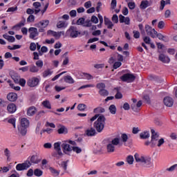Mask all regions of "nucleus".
Wrapping results in <instances>:
<instances>
[{
  "mask_svg": "<svg viewBox=\"0 0 177 177\" xmlns=\"http://www.w3.org/2000/svg\"><path fill=\"white\" fill-rule=\"evenodd\" d=\"M21 86H26V80L24 79H19V83Z\"/></svg>",
  "mask_w": 177,
  "mask_h": 177,
  "instance_id": "nucleus-64",
  "label": "nucleus"
},
{
  "mask_svg": "<svg viewBox=\"0 0 177 177\" xmlns=\"http://www.w3.org/2000/svg\"><path fill=\"white\" fill-rule=\"evenodd\" d=\"M85 135L86 136H95L96 135V129H95L93 127L88 129L85 131Z\"/></svg>",
  "mask_w": 177,
  "mask_h": 177,
  "instance_id": "nucleus-18",
  "label": "nucleus"
},
{
  "mask_svg": "<svg viewBox=\"0 0 177 177\" xmlns=\"http://www.w3.org/2000/svg\"><path fill=\"white\" fill-rule=\"evenodd\" d=\"M94 113H104L106 111V109L102 107H97L94 109Z\"/></svg>",
  "mask_w": 177,
  "mask_h": 177,
  "instance_id": "nucleus-44",
  "label": "nucleus"
},
{
  "mask_svg": "<svg viewBox=\"0 0 177 177\" xmlns=\"http://www.w3.org/2000/svg\"><path fill=\"white\" fill-rule=\"evenodd\" d=\"M106 150L108 153H114L115 151V146L109 142L106 146Z\"/></svg>",
  "mask_w": 177,
  "mask_h": 177,
  "instance_id": "nucleus-25",
  "label": "nucleus"
},
{
  "mask_svg": "<svg viewBox=\"0 0 177 177\" xmlns=\"http://www.w3.org/2000/svg\"><path fill=\"white\" fill-rule=\"evenodd\" d=\"M119 21L120 23H124V24H126L127 26H129V24H131V19H129V17H125L122 15H119Z\"/></svg>",
  "mask_w": 177,
  "mask_h": 177,
  "instance_id": "nucleus-13",
  "label": "nucleus"
},
{
  "mask_svg": "<svg viewBox=\"0 0 177 177\" xmlns=\"http://www.w3.org/2000/svg\"><path fill=\"white\" fill-rule=\"evenodd\" d=\"M106 124V117L103 115H100L97 120L94 122L93 127L95 129L100 133L104 129V125Z\"/></svg>",
  "mask_w": 177,
  "mask_h": 177,
  "instance_id": "nucleus-2",
  "label": "nucleus"
},
{
  "mask_svg": "<svg viewBox=\"0 0 177 177\" xmlns=\"http://www.w3.org/2000/svg\"><path fill=\"white\" fill-rule=\"evenodd\" d=\"M140 139H149L150 138V133L149 131H144L140 134Z\"/></svg>",
  "mask_w": 177,
  "mask_h": 177,
  "instance_id": "nucleus-30",
  "label": "nucleus"
},
{
  "mask_svg": "<svg viewBox=\"0 0 177 177\" xmlns=\"http://www.w3.org/2000/svg\"><path fill=\"white\" fill-rule=\"evenodd\" d=\"M43 174H44V171H42V170L39 169H35L34 170L35 176L40 177V176H42Z\"/></svg>",
  "mask_w": 177,
  "mask_h": 177,
  "instance_id": "nucleus-36",
  "label": "nucleus"
},
{
  "mask_svg": "<svg viewBox=\"0 0 177 177\" xmlns=\"http://www.w3.org/2000/svg\"><path fill=\"white\" fill-rule=\"evenodd\" d=\"M28 32H30L29 38H30V39H35V37L39 35V32L37 28L30 27L28 29Z\"/></svg>",
  "mask_w": 177,
  "mask_h": 177,
  "instance_id": "nucleus-10",
  "label": "nucleus"
},
{
  "mask_svg": "<svg viewBox=\"0 0 177 177\" xmlns=\"http://www.w3.org/2000/svg\"><path fill=\"white\" fill-rule=\"evenodd\" d=\"M145 31L147 35L151 37V38H156V34H157L156 29L149 25H145Z\"/></svg>",
  "mask_w": 177,
  "mask_h": 177,
  "instance_id": "nucleus-8",
  "label": "nucleus"
},
{
  "mask_svg": "<svg viewBox=\"0 0 177 177\" xmlns=\"http://www.w3.org/2000/svg\"><path fill=\"white\" fill-rule=\"evenodd\" d=\"M68 53L66 52L63 55L62 57H64V60L62 62V66L64 67L65 66H67L68 63H70V58L68 56Z\"/></svg>",
  "mask_w": 177,
  "mask_h": 177,
  "instance_id": "nucleus-20",
  "label": "nucleus"
},
{
  "mask_svg": "<svg viewBox=\"0 0 177 177\" xmlns=\"http://www.w3.org/2000/svg\"><path fill=\"white\" fill-rule=\"evenodd\" d=\"M53 74V71H52L50 69H47L43 72V77L44 78H46L48 75H52Z\"/></svg>",
  "mask_w": 177,
  "mask_h": 177,
  "instance_id": "nucleus-37",
  "label": "nucleus"
},
{
  "mask_svg": "<svg viewBox=\"0 0 177 177\" xmlns=\"http://www.w3.org/2000/svg\"><path fill=\"white\" fill-rule=\"evenodd\" d=\"M30 49L32 52H34L37 49V44L35 43H31L30 45Z\"/></svg>",
  "mask_w": 177,
  "mask_h": 177,
  "instance_id": "nucleus-62",
  "label": "nucleus"
},
{
  "mask_svg": "<svg viewBox=\"0 0 177 177\" xmlns=\"http://www.w3.org/2000/svg\"><path fill=\"white\" fill-rule=\"evenodd\" d=\"M121 139L123 143H127L128 142V135L127 133H122L121 135Z\"/></svg>",
  "mask_w": 177,
  "mask_h": 177,
  "instance_id": "nucleus-42",
  "label": "nucleus"
},
{
  "mask_svg": "<svg viewBox=\"0 0 177 177\" xmlns=\"http://www.w3.org/2000/svg\"><path fill=\"white\" fill-rule=\"evenodd\" d=\"M7 110L10 114H13V113H16V110H17V106L16 104L11 103L7 106Z\"/></svg>",
  "mask_w": 177,
  "mask_h": 177,
  "instance_id": "nucleus-14",
  "label": "nucleus"
},
{
  "mask_svg": "<svg viewBox=\"0 0 177 177\" xmlns=\"http://www.w3.org/2000/svg\"><path fill=\"white\" fill-rule=\"evenodd\" d=\"M39 84V79L37 77H33L30 78L27 81V85L30 86V88H35V86H38Z\"/></svg>",
  "mask_w": 177,
  "mask_h": 177,
  "instance_id": "nucleus-7",
  "label": "nucleus"
},
{
  "mask_svg": "<svg viewBox=\"0 0 177 177\" xmlns=\"http://www.w3.org/2000/svg\"><path fill=\"white\" fill-rule=\"evenodd\" d=\"M52 156L56 158V160H60V158L63 157V152H62V151L54 152Z\"/></svg>",
  "mask_w": 177,
  "mask_h": 177,
  "instance_id": "nucleus-28",
  "label": "nucleus"
},
{
  "mask_svg": "<svg viewBox=\"0 0 177 177\" xmlns=\"http://www.w3.org/2000/svg\"><path fill=\"white\" fill-rule=\"evenodd\" d=\"M84 23H85V18L81 17L77 21L76 24L77 26H81V24H84Z\"/></svg>",
  "mask_w": 177,
  "mask_h": 177,
  "instance_id": "nucleus-56",
  "label": "nucleus"
},
{
  "mask_svg": "<svg viewBox=\"0 0 177 177\" xmlns=\"http://www.w3.org/2000/svg\"><path fill=\"white\" fill-rule=\"evenodd\" d=\"M112 21H113V23H115L117 24V23H118V16L117 15H113L111 19Z\"/></svg>",
  "mask_w": 177,
  "mask_h": 177,
  "instance_id": "nucleus-63",
  "label": "nucleus"
},
{
  "mask_svg": "<svg viewBox=\"0 0 177 177\" xmlns=\"http://www.w3.org/2000/svg\"><path fill=\"white\" fill-rule=\"evenodd\" d=\"M134 158L136 162L142 164L146 168H154V163L151 162V158L150 156L136 153Z\"/></svg>",
  "mask_w": 177,
  "mask_h": 177,
  "instance_id": "nucleus-1",
  "label": "nucleus"
},
{
  "mask_svg": "<svg viewBox=\"0 0 177 177\" xmlns=\"http://www.w3.org/2000/svg\"><path fill=\"white\" fill-rule=\"evenodd\" d=\"M157 37V38H158V39H160V41H164V42H167V36H164L162 34L158 33L157 32V34H155V37Z\"/></svg>",
  "mask_w": 177,
  "mask_h": 177,
  "instance_id": "nucleus-31",
  "label": "nucleus"
},
{
  "mask_svg": "<svg viewBox=\"0 0 177 177\" xmlns=\"http://www.w3.org/2000/svg\"><path fill=\"white\" fill-rule=\"evenodd\" d=\"M133 38H136V39H138V38H140V32L138 30H133Z\"/></svg>",
  "mask_w": 177,
  "mask_h": 177,
  "instance_id": "nucleus-52",
  "label": "nucleus"
},
{
  "mask_svg": "<svg viewBox=\"0 0 177 177\" xmlns=\"http://www.w3.org/2000/svg\"><path fill=\"white\" fill-rule=\"evenodd\" d=\"M45 113H46L45 111H39L36 115V120H39V118H41V117H42V115H44V114H45Z\"/></svg>",
  "mask_w": 177,
  "mask_h": 177,
  "instance_id": "nucleus-55",
  "label": "nucleus"
},
{
  "mask_svg": "<svg viewBox=\"0 0 177 177\" xmlns=\"http://www.w3.org/2000/svg\"><path fill=\"white\" fill-rule=\"evenodd\" d=\"M142 104H143V102L142 100H140L137 102L136 105L135 104H131V109L135 113H139L140 111V107L142 106Z\"/></svg>",
  "mask_w": 177,
  "mask_h": 177,
  "instance_id": "nucleus-11",
  "label": "nucleus"
},
{
  "mask_svg": "<svg viewBox=\"0 0 177 177\" xmlns=\"http://www.w3.org/2000/svg\"><path fill=\"white\" fill-rule=\"evenodd\" d=\"M41 104L46 109H48L49 110H50V109H52V106L50 105V102H49V100H45V101L42 102Z\"/></svg>",
  "mask_w": 177,
  "mask_h": 177,
  "instance_id": "nucleus-35",
  "label": "nucleus"
},
{
  "mask_svg": "<svg viewBox=\"0 0 177 177\" xmlns=\"http://www.w3.org/2000/svg\"><path fill=\"white\" fill-rule=\"evenodd\" d=\"M96 88L97 89H100H100H105L106 88V84H104V83H98L96 85Z\"/></svg>",
  "mask_w": 177,
  "mask_h": 177,
  "instance_id": "nucleus-50",
  "label": "nucleus"
},
{
  "mask_svg": "<svg viewBox=\"0 0 177 177\" xmlns=\"http://www.w3.org/2000/svg\"><path fill=\"white\" fill-rule=\"evenodd\" d=\"M136 78V77H135L133 74L126 73L120 77V80L123 81V82H133Z\"/></svg>",
  "mask_w": 177,
  "mask_h": 177,
  "instance_id": "nucleus-6",
  "label": "nucleus"
},
{
  "mask_svg": "<svg viewBox=\"0 0 177 177\" xmlns=\"http://www.w3.org/2000/svg\"><path fill=\"white\" fill-rule=\"evenodd\" d=\"M111 9H115L117 8V0H112L111 3Z\"/></svg>",
  "mask_w": 177,
  "mask_h": 177,
  "instance_id": "nucleus-60",
  "label": "nucleus"
},
{
  "mask_svg": "<svg viewBox=\"0 0 177 177\" xmlns=\"http://www.w3.org/2000/svg\"><path fill=\"white\" fill-rule=\"evenodd\" d=\"M98 93L100 95V96H104V97L109 96V91L104 88L100 89L98 91Z\"/></svg>",
  "mask_w": 177,
  "mask_h": 177,
  "instance_id": "nucleus-32",
  "label": "nucleus"
},
{
  "mask_svg": "<svg viewBox=\"0 0 177 177\" xmlns=\"http://www.w3.org/2000/svg\"><path fill=\"white\" fill-rule=\"evenodd\" d=\"M31 166V162L30 160H26L24 163H19L17 165L16 169L17 171H26V169H28Z\"/></svg>",
  "mask_w": 177,
  "mask_h": 177,
  "instance_id": "nucleus-5",
  "label": "nucleus"
},
{
  "mask_svg": "<svg viewBox=\"0 0 177 177\" xmlns=\"http://www.w3.org/2000/svg\"><path fill=\"white\" fill-rule=\"evenodd\" d=\"M64 82H66V84H74L75 81H74V79L71 75H66L64 78Z\"/></svg>",
  "mask_w": 177,
  "mask_h": 177,
  "instance_id": "nucleus-27",
  "label": "nucleus"
},
{
  "mask_svg": "<svg viewBox=\"0 0 177 177\" xmlns=\"http://www.w3.org/2000/svg\"><path fill=\"white\" fill-rule=\"evenodd\" d=\"M68 164V160H66V161L62 162L59 165L61 168L64 169V170L67 171Z\"/></svg>",
  "mask_w": 177,
  "mask_h": 177,
  "instance_id": "nucleus-40",
  "label": "nucleus"
},
{
  "mask_svg": "<svg viewBox=\"0 0 177 177\" xmlns=\"http://www.w3.org/2000/svg\"><path fill=\"white\" fill-rule=\"evenodd\" d=\"M60 145H62V142H55L54 144V149L56 150V151H62V148H60Z\"/></svg>",
  "mask_w": 177,
  "mask_h": 177,
  "instance_id": "nucleus-41",
  "label": "nucleus"
},
{
  "mask_svg": "<svg viewBox=\"0 0 177 177\" xmlns=\"http://www.w3.org/2000/svg\"><path fill=\"white\" fill-rule=\"evenodd\" d=\"M19 127L28 128V127H30V121L26 118H22L21 120V125Z\"/></svg>",
  "mask_w": 177,
  "mask_h": 177,
  "instance_id": "nucleus-24",
  "label": "nucleus"
},
{
  "mask_svg": "<svg viewBox=\"0 0 177 177\" xmlns=\"http://www.w3.org/2000/svg\"><path fill=\"white\" fill-rule=\"evenodd\" d=\"M151 147H156V145H157V142L160 138V134L156 132L154 129H151Z\"/></svg>",
  "mask_w": 177,
  "mask_h": 177,
  "instance_id": "nucleus-3",
  "label": "nucleus"
},
{
  "mask_svg": "<svg viewBox=\"0 0 177 177\" xmlns=\"http://www.w3.org/2000/svg\"><path fill=\"white\" fill-rule=\"evenodd\" d=\"M3 37L5 39H7V41H8V42H15V41H16V39L15 38V37L13 36H10L8 34H5L3 35Z\"/></svg>",
  "mask_w": 177,
  "mask_h": 177,
  "instance_id": "nucleus-29",
  "label": "nucleus"
},
{
  "mask_svg": "<svg viewBox=\"0 0 177 177\" xmlns=\"http://www.w3.org/2000/svg\"><path fill=\"white\" fill-rule=\"evenodd\" d=\"M12 78L14 81V82H15V84H19V82H20V76L17 74H15L12 75Z\"/></svg>",
  "mask_w": 177,
  "mask_h": 177,
  "instance_id": "nucleus-38",
  "label": "nucleus"
},
{
  "mask_svg": "<svg viewBox=\"0 0 177 177\" xmlns=\"http://www.w3.org/2000/svg\"><path fill=\"white\" fill-rule=\"evenodd\" d=\"M128 7H129V9H131V10H133V9L136 8V4L135 3V2H129Z\"/></svg>",
  "mask_w": 177,
  "mask_h": 177,
  "instance_id": "nucleus-51",
  "label": "nucleus"
},
{
  "mask_svg": "<svg viewBox=\"0 0 177 177\" xmlns=\"http://www.w3.org/2000/svg\"><path fill=\"white\" fill-rule=\"evenodd\" d=\"M61 147L65 154L70 156L71 151H73V146L70 145L68 141H63Z\"/></svg>",
  "mask_w": 177,
  "mask_h": 177,
  "instance_id": "nucleus-4",
  "label": "nucleus"
},
{
  "mask_svg": "<svg viewBox=\"0 0 177 177\" xmlns=\"http://www.w3.org/2000/svg\"><path fill=\"white\" fill-rule=\"evenodd\" d=\"M58 133L62 134V133H67V131H66V127L64 126L61 127L58 130H57Z\"/></svg>",
  "mask_w": 177,
  "mask_h": 177,
  "instance_id": "nucleus-54",
  "label": "nucleus"
},
{
  "mask_svg": "<svg viewBox=\"0 0 177 177\" xmlns=\"http://www.w3.org/2000/svg\"><path fill=\"white\" fill-rule=\"evenodd\" d=\"M163 103L167 106V107H172V106H174V99L171 97L167 96L163 99Z\"/></svg>",
  "mask_w": 177,
  "mask_h": 177,
  "instance_id": "nucleus-12",
  "label": "nucleus"
},
{
  "mask_svg": "<svg viewBox=\"0 0 177 177\" xmlns=\"http://www.w3.org/2000/svg\"><path fill=\"white\" fill-rule=\"evenodd\" d=\"M4 156L7 157V160H9V158H10V151L9 150V149L6 148L4 149Z\"/></svg>",
  "mask_w": 177,
  "mask_h": 177,
  "instance_id": "nucleus-47",
  "label": "nucleus"
},
{
  "mask_svg": "<svg viewBox=\"0 0 177 177\" xmlns=\"http://www.w3.org/2000/svg\"><path fill=\"white\" fill-rule=\"evenodd\" d=\"M29 71L30 73H38V71H39V68L35 65H31L29 68Z\"/></svg>",
  "mask_w": 177,
  "mask_h": 177,
  "instance_id": "nucleus-33",
  "label": "nucleus"
},
{
  "mask_svg": "<svg viewBox=\"0 0 177 177\" xmlns=\"http://www.w3.org/2000/svg\"><path fill=\"white\" fill-rule=\"evenodd\" d=\"M29 162L31 165H32V164H39V162H41V159H38V156L33 155L30 157Z\"/></svg>",
  "mask_w": 177,
  "mask_h": 177,
  "instance_id": "nucleus-23",
  "label": "nucleus"
},
{
  "mask_svg": "<svg viewBox=\"0 0 177 177\" xmlns=\"http://www.w3.org/2000/svg\"><path fill=\"white\" fill-rule=\"evenodd\" d=\"M110 144L113 145V146H118V145H120V138H113L110 142Z\"/></svg>",
  "mask_w": 177,
  "mask_h": 177,
  "instance_id": "nucleus-39",
  "label": "nucleus"
},
{
  "mask_svg": "<svg viewBox=\"0 0 177 177\" xmlns=\"http://www.w3.org/2000/svg\"><path fill=\"white\" fill-rule=\"evenodd\" d=\"M109 110L111 114H115L117 113V107L114 104L110 105Z\"/></svg>",
  "mask_w": 177,
  "mask_h": 177,
  "instance_id": "nucleus-34",
  "label": "nucleus"
},
{
  "mask_svg": "<svg viewBox=\"0 0 177 177\" xmlns=\"http://www.w3.org/2000/svg\"><path fill=\"white\" fill-rule=\"evenodd\" d=\"M37 111L35 106H30L27 110V115L32 117V115H35V113H37Z\"/></svg>",
  "mask_w": 177,
  "mask_h": 177,
  "instance_id": "nucleus-21",
  "label": "nucleus"
},
{
  "mask_svg": "<svg viewBox=\"0 0 177 177\" xmlns=\"http://www.w3.org/2000/svg\"><path fill=\"white\" fill-rule=\"evenodd\" d=\"M72 151L77 153V154H80L82 151V149L78 147H73Z\"/></svg>",
  "mask_w": 177,
  "mask_h": 177,
  "instance_id": "nucleus-48",
  "label": "nucleus"
},
{
  "mask_svg": "<svg viewBox=\"0 0 177 177\" xmlns=\"http://www.w3.org/2000/svg\"><path fill=\"white\" fill-rule=\"evenodd\" d=\"M57 28H63V27H66V23L64 21H59L57 24Z\"/></svg>",
  "mask_w": 177,
  "mask_h": 177,
  "instance_id": "nucleus-58",
  "label": "nucleus"
},
{
  "mask_svg": "<svg viewBox=\"0 0 177 177\" xmlns=\"http://www.w3.org/2000/svg\"><path fill=\"white\" fill-rule=\"evenodd\" d=\"M164 143H165V140H164V138H160L157 141L156 146L158 147H161V146L163 145Z\"/></svg>",
  "mask_w": 177,
  "mask_h": 177,
  "instance_id": "nucleus-45",
  "label": "nucleus"
},
{
  "mask_svg": "<svg viewBox=\"0 0 177 177\" xmlns=\"http://www.w3.org/2000/svg\"><path fill=\"white\" fill-rule=\"evenodd\" d=\"M165 26V23L164 22V21H160L158 24V28H160V30H162V28H164V27Z\"/></svg>",
  "mask_w": 177,
  "mask_h": 177,
  "instance_id": "nucleus-57",
  "label": "nucleus"
},
{
  "mask_svg": "<svg viewBox=\"0 0 177 177\" xmlns=\"http://www.w3.org/2000/svg\"><path fill=\"white\" fill-rule=\"evenodd\" d=\"M104 24L107 26V28L110 30H113V27H114V24L110 20V19L107 18L106 17H104Z\"/></svg>",
  "mask_w": 177,
  "mask_h": 177,
  "instance_id": "nucleus-17",
  "label": "nucleus"
},
{
  "mask_svg": "<svg viewBox=\"0 0 177 177\" xmlns=\"http://www.w3.org/2000/svg\"><path fill=\"white\" fill-rule=\"evenodd\" d=\"M35 64L37 68H42V67H44V62H42V60H37Z\"/></svg>",
  "mask_w": 177,
  "mask_h": 177,
  "instance_id": "nucleus-43",
  "label": "nucleus"
},
{
  "mask_svg": "<svg viewBox=\"0 0 177 177\" xmlns=\"http://www.w3.org/2000/svg\"><path fill=\"white\" fill-rule=\"evenodd\" d=\"M175 169H177V164H175V165L171 166L170 167L167 168L166 170L169 171V172H174V171H175Z\"/></svg>",
  "mask_w": 177,
  "mask_h": 177,
  "instance_id": "nucleus-53",
  "label": "nucleus"
},
{
  "mask_svg": "<svg viewBox=\"0 0 177 177\" xmlns=\"http://www.w3.org/2000/svg\"><path fill=\"white\" fill-rule=\"evenodd\" d=\"M149 6H151V3H150L147 0H144L141 1V3L140 5V9L145 10V9H146L147 8H149Z\"/></svg>",
  "mask_w": 177,
  "mask_h": 177,
  "instance_id": "nucleus-16",
  "label": "nucleus"
},
{
  "mask_svg": "<svg viewBox=\"0 0 177 177\" xmlns=\"http://www.w3.org/2000/svg\"><path fill=\"white\" fill-rule=\"evenodd\" d=\"M68 32H69L71 38H77L81 34V32H78L75 26H71L68 30Z\"/></svg>",
  "mask_w": 177,
  "mask_h": 177,
  "instance_id": "nucleus-9",
  "label": "nucleus"
},
{
  "mask_svg": "<svg viewBox=\"0 0 177 177\" xmlns=\"http://www.w3.org/2000/svg\"><path fill=\"white\" fill-rule=\"evenodd\" d=\"M27 128L28 127H23L21 126L18 127V131L22 136H26L27 134Z\"/></svg>",
  "mask_w": 177,
  "mask_h": 177,
  "instance_id": "nucleus-26",
  "label": "nucleus"
},
{
  "mask_svg": "<svg viewBox=\"0 0 177 177\" xmlns=\"http://www.w3.org/2000/svg\"><path fill=\"white\" fill-rule=\"evenodd\" d=\"M143 41L144 42H145V44H147L148 45H149V44H151L150 42H151V39H150V37L145 36L143 37Z\"/></svg>",
  "mask_w": 177,
  "mask_h": 177,
  "instance_id": "nucleus-59",
  "label": "nucleus"
},
{
  "mask_svg": "<svg viewBox=\"0 0 177 177\" xmlns=\"http://www.w3.org/2000/svg\"><path fill=\"white\" fill-rule=\"evenodd\" d=\"M86 109V105L85 104H80L77 106V109L80 110V111H84Z\"/></svg>",
  "mask_w": 177,
  "mask_h": 177,
  "instance_id": "nucleus-49",
  "label": "nucleus"
},
{
  "mask_svg": "<svg viewBox=\"0 0 177 177\" xmlns=\"http://www.w3.org/2000/svg\"><path fill=\"white\" fill-rule=\"evenodd\" d=\"M26 176H28V177H32L34 176V170L32 169H30L27 174H26Z\"/></svg>",
  "mask_w": 177,
  "mask_h": 177,
  "instance_id": "nucleus-61",
  "label": "nucleus"
},
{
  "mask_svg": "<svg viewBox=\"0 0 177 177\" xmlns=\"http://www.w3.org/2000/svg\"><path fill=\"white\" fill-rule=\"evenodd\" d=\"M7 99L10 102H16V100H17V94L15 93H10L7 95Z\"/></svg>",
  "mask_w": 177,
  "mask_h": 177,
  "instance_id": "nucleus-22",
  "label": "nucleus"
},
{
  "mask_svg": "<svg viewBox=\"0 0 177 177\" xmlns=\"http://www.w3.org/2000/svg\"><path fill=\"white\" fill-rule=\"evenodd\" d=\"M48 25L49 20H43L37 24V27L39 28H46V27H48Z\"/></svg>",
  "mask_w": 177,
  "mask_h": 177,
  "instance_id": "nucleus-19",
  "label": "nucleus"
},
{
  "mask_svg": "<svg viewBox=\"0 0 177 177\" xmlns=\"http://www.w3.org/2000/svg\"><path fill=\"white\" fill-rule=\"evenodd\" d=\"M159 60L162 62V63H166V64H168L171 62V59L169 58L168 56L164 54L159 55Z\"/></svg>",
  "mask_w": 177,
  "mask_h": 177,
  "instance_id": "nucleus-15",
  "label": "nucleus"
},
{
  "mask_svg": "<svg viewBox=\"0 0 177 177\" xmlns=\"http://www.w3.org/2000/svg\"><path fill=\"white\" fill-rule=\"evenodd\" d=\"M127 162L128 164H129V165H132V164H133V156L131 155L127 156Z\"/></svg>",
  "mask_w": 177,
  "mask_h": 177,
  "instance_id": "nucleus-46",
  "label": "nucleus"
}]
</instances>
